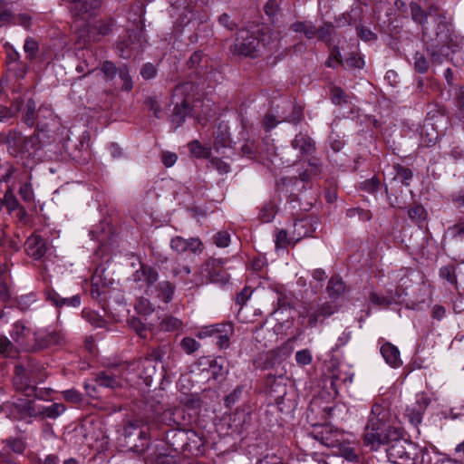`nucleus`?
<instances>
[{
    "label": "nucleus",
    "mask_w": 464,
    "mask_h": 464,
    "mask_svg": "<svg viewBox=\"0 0 464 464\" xmlns=\"http://www.w3.org/2000/svg\"><path fill=\"white\" fill-rule=\"evenodd\" d=\"M158 296L164 303H169L175 292V285L168 280H164L159 283L157 286Z\"/></svg>",
    "instance_id": "obj_36"
},
{
    "label": "nucleus",
    "mask_w": 464,
    "mask_h": 464,
    "mask_svg": "<svg viewBox=\"0 0 464 464\" xmlns=\"http://www.w3.org/2000/svg\"><path fill=\"white\" fill-rule=\"evenodd\" d=\"M394 168L396 169V177L400 179L402 183L408 186V181L411 180L413 176L412 171L409 168L400 164L396 165Z\"/></svg>",
    "instance_id": "obj_55"
},
{
    "label": "nucleus",
    "mask_w": 464,
    "mask_h": 464,
    "mask_svg": "<svg viewBox=\"0 0 464 464\" xmlns=\"http://www.w3.org/2000/svg\"><path fill=\"white\" fill-rule=\"evenodd\" d=\"M291 147L299 152L300 158H309L316 151V142L307 133L299 132L291 141Z\"/></svg>",
    "instance_id": "obj_18"
},
{
    "label": "nucleus",
    "mask_w": 464,
    "mask_h": 464,
    "mask_svg": "<svg viewBox=\"0 0 464 464\" xmlns=\"http://www.w3.org/2000/svg\"><path fill=\"white\" fill-rule=\"evenodd\" d=\"M3 207H5L8 213L12 214L15 211L16 208H20V203L14 193V188L8 187L4 194L3 199Z\"/></svg>",
    "instance_id": "obj_37"
},
{
    "label": "nucleus",
    "mask_w": 464,
    "mask_h": 464,
    "mask_svg": "<svg viewBox=\"0 0 464 464\" xmlns=\"http://www.w3.org/2000/svg\"><path fill=\"white\" fill-rule=\"evenodd\" d=\"M194 85L191 82H185L175 87L172 94L174 104L170 121L175 127L180 126L187 116L191 112L188 92L193 91Z\"/></svg>",
    "instance_id": "obj_5"
},
{
    "label": "nucleus",
    "mask_w": 464,
    "mask_h": 464,
    "mask_svg": "<svg viewBox=\"0 0 464 464\" xmlns=\"http://www.w3.org/2000/svg\"><path fill=\"white\" fill-rule=\"evenodd\" d=\"M295 33H303L306 39H313L316 35V27L310 21H296L290 25Z\"/></svg>",
    "instance_id": "obj_31"
},
{
    "label": "nucleus",
    "mask_w": 464,
    "mask_h": 464,
    "mask_svg": "<svg viewBox=\"0 0 464 464\" xmlns=\"http://www.w3.org/2000/svg\"><path fill=\"white\" fill-rule=\"evenodd\" d=\"M13 14L5 2L0 1V27L13 23Z\"/></svg>",
    "instance_id": "obj_51"
},
{
    "label": "nucleus",
    "mask_w": 464,
    "mask_h": 464,
    "mask_svg": "<svg viewBox=\"0 0 464 464\" xmlns=\"http://www.w3.org/2000/svg\"><path fill=\"white\" fill-rule=\"evenodd\" d=\"M30 333V329L27 328L23 323L16 322L13 325L11 337L20 349L26 352H33L34 343H29L27 342V337L29 336Z\"/></svg>",
    "instance_id": "obj_22"
},
{
    "label": "nucleus",
    "mask_w": 464,
    "mask_h": 464,
    "mask_svg": "<svg viewBox=\"0 0 464 464\" xmlns=\"http://www.w3.org/2000/svg\"><path fill=\"white\" fill-rule=\"evenodd\" d=\"M313 232L311 221L309 219H301L294 225L293 239L296 243L303 237H311Z\"/></svg>",
    "instance_id": "obj_29"
},
{
    "label": "nucleus",
    "mask_w": 464,
    "mask_h": 464,
    "mask_svg": "<svg viewBox=\"0 0 464 464\" xmlns=\"http://www.w3.org/2000/svg\"><path fill=\"white\" fill-rule=\"evenodd\" d=\"M180 348L187 354H191L200 348V343L191 337H184L180 341Z\"/></svg>",
    "instance_id": "obj_48"
},
{
    "label": "nucleus",
    "mask_w": 464,
    "mask_h": 464,
    "mask_svg": "<svg viewBox=\"0 0 464 464\" xmlns=\"http://www.w3.org/2000/svg\"><path fill=\"white\" fill-rule=\"evenodd\" d=\"M408 216L412 222L417 225H421V223L426 219V210L421 205H414L408 209Z\"/></svg>",
    "instance_id": "obj_43"
},
{
    "label": "nucleus",
    "mask_w": 464,
    "mask_h": 464,
    "mask_svg": "<svg viewBox=\"0 0 464 464\" xmlns=\"http://www.w3.org/2000/svg\"><path fill=\"white\" fill-rule=\"evenodd\" d=\"M24 249L29 256L38 260L45 255L46 245L42 237L31 235L24 243Z\"/></svg>",
    "instance_id": "obj_24"
},
{
    "label": "nucleus",
    "mask_w": 464,
    "mask_h": 464,
    "mask_svg": "<svg viewBox=\"0 0 464 464\" xmlns=\"http://www.w3.org/2000/svg\"><path fill=\"white\" fill-rule=\"evenodd\" d=\"M169 246L173 251L179 255L187 251L194 255H200L204 250V245L199 237L184 238L176 236L170 239Z\"/></svg>",
    "instance_id": "obj_16"
},
{
    "label": "nucleus",
    "mask_w": 464,
    "mask_h": 464,
    "mask_svg": "<svg viewBox=\"0 0 464 464\" xmlns=\"http://www.w3.org/2000/svg\"><path fill=\"white\" fill-rule=\"evenodd\" d=\"M6 445L11 448V450L18 454L24 453L25 450V443L20 438H10L6 440Z\"/></svg>",
    "instance_id": "obj_58"
},
{
    "label": "nucleus",
    "mask_w": 464,
    "mask_h": 464,
    "mask_svg": "<svg viewBox=\"0 0 464 464\" xmlns=\"http://www.w3.org/2000/svg\"><path fill=\"white\" fill-rule=\"evenodd\" d=\"M63 399L69 402L80 404L83 401L82 394L75 389H69L62 392Z\"/></svg>",
    "instance_id": "obj_53"
},
{
    "label": "nucleus",
    "mask_w": 464,
    "mask_h": 464,
    "mask_svg": "<svg viewBox=\"0 0 464 464\" xmlns=\"http://www.w3.org/2000/svg\"><path fill=\"white\" fill-rule=\"evenodd\" d=\"M331 100L334 104L341 105L346 102V95L340 87L331 89Z\"/></svg>",
    "instance_id": "obj_61"
},
{
    "label": "nucleus",
    "mask_w": 464,
    "mask_h": 464,
    "mask_svg": "<svg viewBox=\"0 0 464 464\" xmlns=\"http://www.w3.org/2000/svg\"><path fill=\"white\" fill-rule=\"evenodd\" d=\"M300 316L307 318V326L310 328L315 327L319 322L324 321L316 307L314 306L304 308V311L300 313Z\"/></svg>",
    "instance_id": "obj_38"
},
{
    "label": "nucleus",
    "mask_w": 464,
    "mask_h": 464,
    "mask_svg": "<svg viewBox=\"0 0 464 464\" xmlns=\"http://www.w3.org/2000/svg\"><path fill=\"white\" fill-rule=\"evenodd\" d=\"M82 316L90 322L91 324L96 326V327H102L103 325V320L102 318L92 311H82Z\"/></svg>",
    "instance_id": "obj_62"
},
{
    "label": "nucleus",
    "mask_w": 464,
    "mask_h": 464,
    "mask_svg": "<svg viewBox=\"0 0 464 464\" xmlns=\"http://www.w3.org/2000/svg\"><path fill=\"white\" fill-rule=\"evenodd\" d=\"M259 44L260 41L256 35L247 30H241L237 33L233 45V53L246 57H255L257 54Z\"/></svg>",
    "instance_id": "obj_14"
},
{
    "label": "nucleus",
    "mask_w": 464,
    "mask_h": 464,
    "mask_svg": "<svg viewBox=\"0 0 464 464\" xmlns=\"http://www.w3.org/2000/svg\"><path fill=\"white\" fill-rule=\"evenodd\" d=\"M387 449L388 459L393 464H415L416 449L402 436L392 440Z\"/></svg>",
    "instance_id": "obj_6"
},
{
    "label": "nucleus",
    "mask_w": 464,
    "mask_h": 464,
    "mask_svg": "<svg viewBox=\"0 0 464 464\" xmlns=\"http://www.w3.org/2000/svg\"><path fill=\"white\" fill-rule=\"evenodd\" d=\"M19 109V103L15 102V97L13 99L10 107L0 104V121H6L14 117L18 113Z\"/></svg>",
    "instance_id": "obj_42"
},
{
    "label": "nucleus",
    "mask_w": 464,
    "mask_h": 464,
    "mask_svg": "<svg viewBox=\"0 0 464 464\" xmlns=\"http://www.w3.org/2000/svg\"><path fill=\"white\" fill-rule=\"evenodd\" d=\"M152 361L162 362V381H168L171 375V368L174 364L173 347L169 343H163L150 348L146 354Z\"/></svg>",
    "instance_id": "obj_13"
},
{
    "label": "nucleus",
    "mask_w": 464,
    "mask_h": 464,
    "mask_svg": "<svg viewBox=\"0 0 464 464\" xmlns=\"http://www.w3.org/2000/svg\"><path fill=\"white\" fill-rule=\"evenodd\" d=\"M45 379L44 368L34 359L28 358L25 364L16 365L13 380L16 390L34 389V385Z\"/></svg>",
    "instance_id": "obj_4"
},
{
    "label": "nucleus",
    "mask_w": 464,
    "mask_h": 464,
    "mask_svg": "<svg viewBox=\"0 0 464 464\" xmlns=\"http://www.w3.org/2000/svg\"><path fill=\"white\" fill-rule=\"evenodd\" d=\"M369 300L372 304L382 308H386L396 303V298L392 292L388 293L386 295H379L373 291L370 292Z\"/></svg>",
    "instance_id": "obj_35"
},
{
    "label": "nucleus",
    "mask_w": 464,
    "mask_h": 464,
    "mask_svg": "<svg viewBox=\"0 0 464 464\" xmlns=\"http://www.w3.org/2000/svg\"><path fill=\"white\" fill-rule=\"evenodd\" d=\"M430 404V399L424 394L417 396L416 401L408 406L406 409V416L409 421L417 427L422 420V415Z\"/></svg>",
    "instance_id": "obj_21"
},
{
    "label": "nucleus",
    "mask_w": 464,
    "mask_h": 464,
    "mask_svg": "<svg viewBox=\"0 0 464 464\" xmlns=\"http://www.w3.org/2000/svg\"><path fill=\"white\" fill-rule=\"evenodd\" d=\"M97 67V57L94 52L90 49L82 51L81 55H79V62L75 68L76 72L78 73H82V77H84L96 70ZM80 78H82V76Z\"/></svg>",
    "instance_id": "obj_23"
},
{
    "label": "nucleus",
    "mask_w": 464,
    "mask_h": 464,
    "mask_svg": "<svg viewBox=\"0 0 464 464\" xmlns=\"http://www.w3.org/2000/svg\"><path fill=\"white\" fill-rule=\"evenodd\" d=\"M145 42L141 30H129L127 39L119 41L117 44L119 56L128 59L140 53L144 48Z\"/></svg>",
    "instance_id": "obj_11"
},
{
    "label": "nucleus",
    "mask_w": 464,
    "mask_h": 464,
    "mask_svg": "<svg viewBox=\"0 0 464 464\" xmlns=\"http://www.w3.org/2000/svg\"><path fill=\"white\" fill-rule=\"evenodd\" d=\"M230 136L227 127L222 128L220 125L214 132V146L217 150L218 148H225L229 144Z\"/></svg>",
    "instance_id": "obj_39"
},
{
    "label": "nucleus",
    "mask_w": 464,
    "mask_h": 464,
    "mask_svg": "<svg viewBox=\"0 0 464 464\" xmlns=\"http://www.w3.org/2000/svg\"><path fill=\"white\" fill-rule=\"evenodd\" d=\"M115 26V20L108 18L105 20H99L95 23L93 29L100 36H105L111 34Z\"/></svg>",
    "instance_id": "obj_41"
},
{
    "label": "nucleus",
    "mask_w": 464,
    "mask_h": 464,
    "mask_svg": "<svg viewBox=\"0 0 464 464\" xmlns=\"http://www.w3.org/2000/svg\"><path fill=\"white\" fill-rule=\"evenodd\" d=\"M326 290L329 296L335 299L344 292L345 284L339 276H334L330 278Z\"/></svg>",
    "instance_id": "obj_34"
},
{
    "label": "nucleus",
    "mask_w": 464,
    "mask_h": 464,
    "mask_svg": "<svg viewBox=\"0 0 464 464\" xmlns=\"http://www.w3.org/2000/svg\"><path fill=\"white\" fill-rule=\"evenodd\" d=\"M435 23V37H432L428 31V36L422 39L427 45V52L431 61L440 63L445 57L449 56V50L454 53L459 48V38L451 30V25L444 14H438Z\"/></svg>",
    "instance_id": "obj_3"
},
{
    "label": "nucleus",
    "mask_w": 464,
    "mask_h": 464,
    "mask_svg": "<svg viewBox=\"0 0 464 464\" xmlns=\"http://www.w3.org/2000/svg\"><path fill=\"white\" fill-rule=\"evenodd\" d=\"M21 350L22 349L12 343L6 336H0V357L17 359Z\"/></svg>",
    "instance_id": "obj_28"
},
{
    "label": "nucleus",
    "mask_w": 464,
    "mask_h": 464,
    "mask_svg": "<svg viewBox=\"0 0 464 464\" xmlns=\"http://www.w3.org/2000/svg\"><path fill=\"white\" fill-rule=\"evenodd\" d=\"M225 363L226 361L223 357H218L210 362L209 366L212 369V375L215 379L228 373V368L225 366Z\"/></svg>",
    "instance_id": "obj_40"
},
{
    "label": "nucleus",
    "mask_w": 464,
    "mask_h": 464,
    "mask_svg": "<svg viewBox=\"0 0 464 464\" xmlns=\"http://www.w3.org/2000/svg\"><path fill=\"white\" fill-rule=\"evenodd\" d=\"M277 212V207L273 202H268L263 206L259 213V219L267 223L274 219L276 214Z\"/></svg>",
    "instance_id": "obj_44"
},
{
    "label": "nucleus",
    "mask_w": 464,
    "mask_h": 464,
    "mask_svg": "<svg viewBox=\"0 0 464 464\" xmlns=\"http://www.w3.org/2000/svg\"><path fill=\"white\" fill-rule=\"evenodd\" d=\"M339 453L349 461H357L359 457L354 448L348 445L339 444Z\"/></svg>",
    "instance_id": "obj_54"
},
{
    "label": "nucleus",
    "mask_w": 464,
    "mask_h": 464,
    "mask_svg": "<svg viewBox=\"0 0 464 464\" xmlns=\"http://www.w3.org/2000/svg\"><path fill=\"white\" fill-rule=\"evenodd\" d=\"M135 310L139 314H150L154 311V308L148 299L141 297L135 304Z\"/></svg>",
    "instance_id": "obj_57"
},
{
    "label": "nucleus",
    "mask_w": 464,
    "mask_h": 464,
    "mask_svg": "<svg viewBox=\"0 0 464 464\" xmlns=\"http://www.w3.org/2000/svg\"><path fill=\"white\" fill-rule=\"evenodd\" d=\"M15 102L19 103L20 109L18 113L21 115V120L28 127H33L35 124L39 125L41 113L48 112L49 115L52 114L48 108L39 107L36 109L35 102L32 98H26L24 94L15 97Z\"/></svg>",
    "instance_id": "obj_10"
},
{
    "label": "nucleus",
    "mask_w": 464,
    "mask_h": 464,
    "mask_svg": "<svg viewBox=\"0 0 464 464\" xmlns=\"http://www.w3.org/2000/svg\"><path fill=\"white\" fill-rule=\"evenodd\" d=\"M101 71L107 80L111 81L119 72V68H117L112 62L105 61L101 65Z\"/></svg>",
    "instance_id": "obj_52"
},
{
    "label": "nucleus",
    "mask_w": 464,
    "mask_h": 464,
    "mask_svg": "<svg viewBox=\"0 0 464 464\" xmlns=\"http://www.w3.org/2000/svg\"><path fill=\"white\" fill-rule=\"evenodd\" d=\"M338 436L339 434L336 431H333L331 429L325 428L316 433L315 439L328 448H334L340 444Z\"/></svg>",
    "instance_id": "obj_30"
},
{
    "label": "nucleus",
    "mask_w": 464,
    "mask_h": 464,
    "mask_svg": "<svg viewBox=\"0 0 464 464\" xmlns=\"http://www.w3.org/2000/svg\"><path fill=\"white\" fill-rule=\"evenodd\" d=\"M414 68L420 73H425L429 69V63L420 53H416L414 55Z\"/></svg>",
    "instance_id": "obj_56"
},
{
    "label": "nucleus",
    "mask_w": 464,
    "mask_h": 464,
    "mask_svg": "<svg viewBox=\"0 0 464 464\" xmlns=\"http://www.w3.org/2000/svg\"><path fill=\"white\" fill-rule=\"evenodd\" d=\"M440 276L450 285L457 284L456 267L454 266H442L440 269Z\"/></svg>",
    "instance_id": "obj_49"
},
{
    "label": "nucleus",
    "mask_w": 464,
    "mask_h": 464,
    "mask_svg": "<svg viewBox=\"0 0 464 464\" xmlns=\"http://www.w3.org/2000/svg\"><path fill=\"white\" fill-rule=\"evenodd\" d=\"M72 16L84 18V15H92L102 5V0H66Z\"/></svg>",
    "instance_id": "obj_19"
},
{
    "label": "nucleus",
    "mask_w": 464,
    "mask_h": 464,
    "mask_svg": "<svg viewBox=\"0 0 464 464\" xmlns=\"http://www.w3.org/2000/svg\"><path fill=\"white\" fill-rule=\"evenodd\" d=\"M119 77L123 82L121 89L124 91H130L133 88V82L130 75V71L127 65L123 64L119 67Z\"/></svg>",
    "instance_id": "obj_47"
},
{
    "label": "nucleus",
    "mask_w": 464,
    "mask_h": 464,
    "mask_svg": "<svg viewBox=\"0 0 464 464\" xmlns=\"http://www.w3.org/2000/svg\"><path fill=\"white\" fill-rule=\"evenodd\" d=\"M381 180L377 177H372L360 183V189L370 194H373L380 188Z\"/></svg>",
    "instance_id": "obj_46"
},
{
    "label": "nucleus",
    "mask_w": 464,
    "mask_h": 464,
    "mask_svg": "<svg viewBox=\"0 0 464 464\" xmlns=\"http://www.w3.org/2000/svg\"><path fill=\"white\" fill-rule=\"evenodd\" d=\"M122 435L131 448L143 450L148 447L149 428L140 420L128 421L123 427Z\"/></svg>",
    "instance_id": "obj_7"
},
{
    "label": "nucleus",
    "mask_w": 464,
    "mask_h": 464,
    "mask_svg": "<svg viewBox=\"0 0 464 464\" xmlns=\"http://www.w3.org/2000/svg\"><path fill=\"white\" fill-rule=\"evenodd\" d=\"M188 66L189 69L194 70L197 75H203L207 67V60H204L203 53L201 51L193 53L188 61Z\"/></svg>",
    "instance_id": "obj_32"
},
{
    "label": "nucleus",
    "mask_w": 464,
    "mask_h": 464,
    "mask_svg": "<svg viewBox=\"0 0 464 464\" xmlns=\"http://www.w3.org/2000/svg\"><path fill=\"white\" fill-rule=\"evenodd\" d=\"M17 302V307L23 311H28L32 308V306L36 302V296L34 293H30L27 295H23L19 296L16 300Z\"/></svg>",
    "instance_id": "obj_45"
},
{
    "label": "nucleus",
    "mask_w": 464,
    "mask_h": 464,
    "mask_svg": "<svg viewBox=\"0 0 464 464\" xmlns=\"http://www.w3.org/2000/svg\"><path fill=\"white\" fill-rule=\"evenodd\" d=\"M381 353L385 362L392 367H400L402 364L399 349L392 343L387 342L381 347Z\"/></svg>",
    "instance_id": "obj_27"
},
{
    "label": "nucleus",
    "mask_w": 464,
    "mask_h": 464,
    "mask_svg": "<svg viewBox=\"0 0 464 464\" xmlns=\"http://www.w3.org/2000/svg\"><path fill=\"white\" fill-rule=\"evenodd\" d=\"M411 16V19L421 26L422 37L428 36V17L430 12H426L422 7L416 2L410 4Z\"/></svg>",
    "instance_id": "obj_26"
},
{
    "label": "nucleus",
    "mask_w": 464,
    "mask_h": 464,
    "mask_svg": "<svg viewBox=\"0 0 464 464\" xmlns=\"http://www.w3.org/2000/svg\"><path fill=\"white\" fill-rule=\"evenodd\" d=\"M234 334V326L231 323H221L202 327L197 337L203 339L214 337L217 346L220 349H227L230 346V338Z\"/></svg>",
    "instance_id": "obj_8"
},
{
    "label": "nucleus",
    "mask_w": 464,
    "mask_h": 464,
    "mask_svg": "<svg viewBox=\"0 0 464 464\" xmlns=\"http://www.w3.org/2000/svg\"><path fill=\"white\" fill-rule=\"evenodd\" d=\"M188 149L192 155L197 158H207L208 157L209 150L208 149L203 147L199 141L193 140L188 143Z\"/></svg>",
    "instance_id": "obj_50"
},
{
    "label": "nucleus",
    "mask_w": 464,
    "mask_h": 464,
    "mask_svg": "<svg viewBox=\"0 0 464 464\" xmlns=\"http://www.w3.org/2000/svg\"><path fill=\"white\" fill-rule=\"evenodd\" d=\"M413 272L410 269L403 268L401 269L397 277V285H396V295L401 296L405 294L406 289H408L411 285V279L410 278L411 274Z\"/></svg>",
    "instance_id": "obj_33"
},
{
    "label": "nucleus",
    "mask_w": 464,
    "mask_h": 464,
    "mask_svg": "<svg viewBox=\"0 0 464 464\" xmlns=\"http://www.w3.org/2000/svg\"><path fill=\"white\" fill-rule=\"evenodd\" d=\"M213 242L218 247H226L229 245L230 235L227 231H219L214 235Z\"/></svg>",
    "instance_id": "obj_59"
},
{
    "label": "nucleus",
    "mask_w": 464,
    "mask_h": 464,
    "mask_svg": "<svg viewBox=\"0 0 464 464\" xmlns=\"http://www.w3.org/2000/svg\"><path fill=\"white\" fill-rule=\"evenodd\" d=\"M29 414L34 417H41L42 419H57L66 411V407L63 403L54 402L49 406L42 407L37 411L29 406Z\"/></svg>",
    "instance_id": "obj_25"
},
{
    "label": "nucleus",
    "mask_w": 464,
    "mask_h": 464,
    "mask_svg": "<svg viewBox=\"0 0 464 464\" xmlns=\"http://www.w3.org/2000/svg\"><path fill=\"white\" fill-rule=\"evenodd\" d=\"M161 328L166 331H174L181 327L182 323L175 317H167L160 324Z\"/></svg>",
    "instance_id": "obj_63"
},
{
    "label": "nucleus",
    "mask_w": 464,
    "mask_h": 464,
    "mask_svg": "<svg viewBox=\"0 0 464 464\" xmlns=\"http://www.w3.org/2000/svg\"><path fill=\"white\" fill-rule=\"evenodd\" d=\"M8 153L14 157L24 159L42 158V151L52 142V136L44 129H37L34 134L24 137L21 131L10 130L3 138Z\"/></svg>",
    "instance_id": "obj_2"
},
{
    "label": "nucleus",
    "mask_w": 464,
    "mask_h": 464,
    "mask_svg": "<svg viewBox=\"0 0 464 464\" xmlns=\"http://www.w3.org/2000/svg\"><path fill=\"white\" fill-rule=\"evenodd\" d=\"M34 350L33 352H38L43 349L51 347L53 345H58L61 344L63 336L62 334L52 331V332H43V331H36L34 333Z\"/></svg>",
    "instance_id": "obj_20"
},
{
    "label": "nucleus",
    "mask_w": 464,
    "mask_h": 464,
    "mask_svg": "<svg viewBox=\"0 0 464 464\" xmlns=\"http://www.w3.org/2000/svg\"><path fill=\"white\" fill-rule=\"evenodd\" d=\"M132 279L139 287H146V293H148L149 289L158 281L159 273L154 267L141 264L140 268L133 273Z\"/></svg>",
    "instance_id": "obj_17"
},
{
    "label": "nucleus",
    "mask_w": 464,
    "mask_h": 464,
    "mask_svg": "<svg viewBox=\"0 0 464 464\" xmlns=\"http://www.w3.org/2000/svg\"><path fill=\"white\" fill-rule=\"evenodd\" d=\"M128 373L122 367V362L98 372L95 376V382L102 387L117 389L124 382V374Z\"/></svg>",
    "instance_id": "obj_15"
},
{
    "label": "nucleus",
    "mask_w": 464,
    "mask_h": 464,
    "mask_svg": "<svg viewBox=\"0 0 464 464\" xmlns=\"http://www.w3.org/2000/svg\"><path fill=\"white\" fill-rule=\"evenodd\" d=\"M223 261L210 258L200 268V284L222 283L228 281L229 276L223 268Z\"/></svg>",
    "instance_id": "obj_12"
},
{
    "label": "nucleus",
    "mask_w": 464,
    "mask_h": 464,
    "mask_svg": "<svg viewBox=\"0 0 464 464\" xmlns=\"http://www.w3.org/2000/svg\"><path fill=\"white\" fill-rule=\"evenodd\" d=\"M128 373H135L147 386H150L157 373L156 365L150 357L139 358L133 362H122Z\"/></svg>",
    "instance_id": "obj_9"
},
{
    "label": "nucleus",
    "mask_w": 464,
    "mask_h": 464,
    "mask_svg": "<svg viewBox=\"0 0 464 464\" xmlns=\"http://www.w3.org/2000/svg\"><path fill=\"white\" fill-rule=\"evenodd\" d=\"M449 232L454 239H464V218L459 220L458 223L449 227Z\"/></svg>",
    "instance_id": "obj_60"
},
{
    "label": "nucleus",
    "mask_w": 464,
    "mask_h": 464,
    "mask_svg": "<svg viewBox=\"0 0 464 464\" xmlns=\"http://www.w3.org/2000/svg\"><path fill=\"white\" fill-rule=\"evenodd\" d=\"M140 75L145 80L153 79L157 75V69L151 63H144L140 69Z\"/></svg>",
    "instance_id": "obj_64"
},
{
    "label": "nucleus",
    "mask_w": 464,
    "mask_h": 464,
    "mask_svg": "<svg viewBox=\"0 0 464 464\" xmlns=\"http://www.w3.org/2000/svg\"><path fill=\"white\" fill-rule=\"evenodd\" d=\"M390 419V411L385 407L379 403L372 405L364 429V446L376 451L381 446L390 444L392 440L403 435V430L392 426Z\"/></svg>",
    "instance_id": "obj_1"
}]
</instances>
